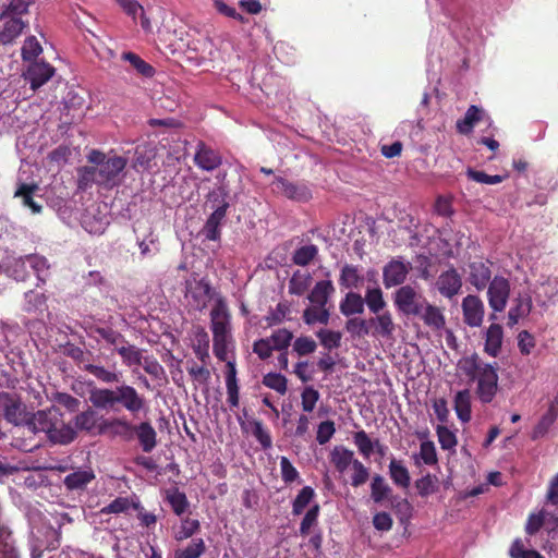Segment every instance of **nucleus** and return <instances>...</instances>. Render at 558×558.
I'll use <instances>...</instances> for the list:
<instances>
[{
  "mask_svg": "<svg viewBox=\"0 0 558 558\" xmlns=\"http://www.w3.org/2000/svg\"><path fill=\"white\" fill-rule=\"evenodd\" d=\"M116 2L121 7L126 15L132 17L134 22L140 17L141 26L146 33L151 32L150 20L145 14L143 5L137 0H116Z\"/></svg>",
  "mask_w": 558,
  "mask_h": 558,
  "instance_id": "obj_21",
  "label": "nucleus"
},
{
  "mask_svg": "<svg viewBox=\"0 0 558 558\" xmlns=\"http://www.w3.org/2000/svg\"><path fill=\"white\" fill-rule=\"evenodd\" d=\"M205 548V543L202 538H194L186 547L178 549L174 558H198L204 554Z\"/></svg>",
  "mask_w": 558,
  "mask_h": 558,
  "instance_id": "obj_55",
  "label": "nucleus"
},
{
  "mask_svg": "<svg viewBox=\"0 0 558 558\" xmlns=\"http://www.w3.org/2000/svg\"><path fill=\"white\" fill-rule=\"evenodd\" d=\"M319 392L313 386H306L301 393V405L304 412L311 413L314 411L316 403L319 400Z\"/></svg>",
  "mask_w": 558,
  "mask_h": 558,
  "instance_id": "obj_62",
  "label": "nucleus"
},
{
  "mask_svg": "<svg viewBox=\"0 0 558 558\" xmlns=\"http://www.w3.org/2000/svg\"><path fill=\"white\" fill-rule=\"evenodd\" d=\"M194 162L199 169L211 172L221 166L222 157L217 150L203 142H198L194 155Z\"/></svg>",
  "mask_w": 558,
  "mask_h": 558,
  "instance_id": "obj_15",
  "label": "nucleus"
},
{
  "mask_svg": "<svg viewBox=\"0 0 558 558\" xmlns=\"http://www.w3.org/2000/svg\"><path fill=\"white\" fill-rule=\"evenodd\" d=\"M47 298L44 293L29 290L24 294L23 311L27 313H43L47 308Z\"/></svg>",
  "mask_w": 558,
  "mask_h": 558,
  "instance_id": "obj_40",
  "label": "nucleus"
},
{
  "mask_svg": "<svg viewBox=\"0 0 558 558\" xmlns=\"http://www.w3.org/2000/svg\"><path fill=\"white\" fill-rule=\"evenodd\" d=\"M316 336L319 339L320 344L328 350L340 347L342 336L339 331L320 329L316 332Z\"/></svg>",
  "mask_w": 558,
  "mask_h": 558,
  "instance_id": "obj_60",
  "label": "nucleus"
},
{
  "mask_svg": "<svg viewBox=\"0 0 558 558\" xmlns=\"http://www.w3.org/2000/svg\"><path fill=\"white\" fill-rule=\"evenodd\" d=\"M84 369L105 384H119L122 380V373L114 365L111 368H106L99 364H86Z\"/></svg>",
  "mask_w": 558,
  "mask_h": 558,
  "instance_id": "obj_24",
  "label": "nucleus"
},
{
  "mask_svg": "<svg viewBox=\"0 0 558 558\" xmlns=\"http://www.w3.org/2000/svg\"><path fill=\"white\" fill-rule=\"evenodd\" d=\"M315 497V492L311 486H304L292 502V513L301 514Z\"/></svg>",
  "mask_w": 558,
  "mask_h": 558,
  "instance_id": "obj_47",
  "label": "nucleus"
},
{
  "mask_svg": "<svg viewBox=\"0 0 558 558\" xmlns=\"http://www.w3.org/2000/svg\"><path fill=\"white\" fill-rule=\"evenodd\" d=\"M410 269V263H404L400 259L390 260L383 269L384 286L389 289L402 284Z\"/></svg>",
  "mask_w": 558,
  "mask_h": 558,
  "instance_id": "obj_12",
  "label": "nucleus"
},
{
  "mask_svg": "<svg viewBox=\"0 0 558 558\" xmlns=\"http://www.w3.org/2000/svg\"><path fill=\"white\" fill-rule=\"evenodd\" d=\"M459 373L476 381V396L482 403H490L498 391V373L496 365L485 363L474 353L458 361Z\"/></svg>",
  "mask_w": 558,
  "mask_h": 558,
  "instance_id": "obj_3",
  "label": "nucleus"
},
{
  "mask_svg": "<svg viewBox=\"0 0 558 558\" xmlns=\"http://www.w3.org/2000/svg\"><path fill=\"white\" fill-rule=\"evenodd\" d=\"M214 353L219 361H226L233 347L231 314L223 299L216 300L210 311Z\"/></svg>",
  "mask_w": 558,
  "mask_h": 558,
  "instance_id": "obj_5",
  "label": "nucleus"
},
{
  "mask_svg": "<svg viewBox=\"0 0 558 558\" xmlns=\"http://www.w3.org/2000/svg\"><path fill=\"white\" fill-rule=\"evenodd\" d=\"M417 316L423 319L426 326L435 330H440L446 325V318L441 310L429 304L427 301H425L422 314H418Z\"/></svg>",
  "mask_w": 558,
  "mask_h": 558,
  "instance_id": "obj_28",
  "label": "nucleus"
},
{
  "mask_svg": "<svg viewBox=\"0 0 558 558\" xmlns=\"http://www.w3.org/2000/svg\"><path fill=\"white\" fill-rule=\"evenodd\" d=\"M490 269L482 262L470 265V282L477 289L483 290L490 280Z\"/></svg>",
  "mask_w": 558,
  "mask_h": 558,
  "instance_id": "obj_33",
  "label": "nucleus"
},
{
  "mask_svg": "<svg viewBox=\"0 0 558 558\" xmlns=\"http://www.w3.org/2000/svg\"><path fill=\"white\" fill-rule=\"evenodd\" d=\"M268 339L275 350L287 351L293 339V333L287 328H280L275 330Z\"/></svg>",
  "mask_w": 558,
  "mask_h": 558,
  "instance_id": "obj_49",
  "label": "nucleus"
},
{
  "mask_svg": "<svg viewBox=\"0 0 558 558\" xmlns=\"http://www.w3.org/2000/svg\"><path fill=\"white\" fill-rule=\"evenodd\" d=\"M359 459L344 446H336L330 451V462L340 474H345Z\"/></svg>",
  "mask_w": 558,
  "mask_h": 558,
  "instance_id": "obj_19",
  "label": "nucleus"
},
{
  "mask_svg": "<svg viewBox=\"0 0 558 558\" xmlns=\"http://www.w3.org/2000/svg\"><path fill=\"white\" fill-rule=\"evenodd\" d=\"M227 214H223V208L215 209L207 218L201 233L208 241H219L221 238V226L226 219Z\"/></svg>",
  "mask_w": 558,
  "mask_h": 558,
  "instance_id": "obj_23",
  "label": "nucleus"
},
{
  "mask_svg": "<svg viewBox=\"0 0 558 558\" xmlns=\"http://www.w3.org/2000/svg\"><path fill=\"white\" fill-rule=\"evenodd\" d=\"M263 385L275 390L279 395H284L288 390V380L280 373H268L263 377Z\"/></svg>",
  "mask_w": 558,
  "mask_h": 558,
  "instance_id": "obj_54",
  "label": "nucleus"
},
{
  "mask_svg": "<svg viewBox=\"0 0 558 558\" xmlns=\"http://www.w3.org/2000/svg\"><path fill=\"white\" fill-rule=\"evenodd\" d=\"M228 197L229 190L226 185L221 184L207 194V203L210 204L214 210L223 208V214H227L230 206Z\"/></svg>",
  "mask_w": 558,
  "mask_h": 558,
  "instance_id": "obj_43",
  "label": "nucleus"
},
{
  "mask_svg": "<svg viewBox=\"0 0 558 558\" xmlns=\"http://www.w3.org/2000/svg\"><path fill=\"white\" fill-rule=\"evenodd\" d=\"M173 512L177 515H182L189 508V501L184 493L174 489L167 497Z\"/></svg>",
  "mask_w": 558,
  "mask_h": 558,
  "instance_id": "obj_63",
  "label": "nucleus"
},
{
  "mask_svg": "<svg viewBox=\"0 0 558 558\" xmlns=\"http://www.w3.org/2000/svg\"><path fill=\"white\" fill-rule=\"evenodd\" d=\"M121 59L129 62L144 77H153L155 74V69L134 52H123Z\"/></svg>",
  "mask_w": 558,
  "mask_h": 558,
  "instance_id": "obj_44",
  "label": "nucleus"
},
{
  "mask_svg": "<svg viewBox=\"0 0 558 558\" xmlns=\"http://www.w3.org/2000/svg\"><path fill=\"white\" fill-rule=\"evenodd\" d=\"M353 442L356 446L359 452L365 459H369L374 452V440L369 438L367 433L363 429L353 434Z\"/></svg>",
  "mask_w": 558,
  "mask_h": 558,
  "instance_id": "obj_50",
  "label": "nucleus"
},
{
  "mask_svg": "<svg viewBox=\"0 0 558 558\" xmlns=\"http://www.w3.org/2000/svg\"><path fill=\"white\" fill-rule=\"evenodd\" d=\"M364 305L366 304L369 312L378 314L386 310L387 303L384 299V293L380 287H368L365 291Z\"/></svg>",
  "mask_w": 558,
  "mask_h": 558,
  "instance_id": "obj_35",
  "label": "nucleus"
},
{
  "mask_svg": "<svg viewBox=\"0 0 558 558\" xmlns=\"http://www.w3.org/2000/svg\"><path fill=\"white\" fill-rule=\"evenodd\" d=\"M389 475L393 484L401 487L408 488L411 483V476L409 470L403 465L402 461L391 459L389 463Z\"/></svg>",
  "mask_w": 558,
  "mask_h": 558,
  "instance_id": "obj_37",
  "label": "nucleus"
},
{
  "mask_svg": "<svg viewBox=\"0 0 558 558\" xmlns=\"http://www.w3.org/2000/svg\"><path fill=\"white\" fill-rule=\"evenodd\" d=\"M133 435H136L144 452L149 453L156 448L157 433L149 422L145 421L134 425Z\"/></svg>",
  "mask_w": 558,
  "mask_h": 558,
  "instance_id": "obj_18",
  "label": "nucleus"
},
{
  "mask_svg": "<svg viewBox=\"0 0 558 558\" xmlns=\"http://www.w3.org/2000/svg\"><path fill=\"white\" fill-rule=\"evenodd\" d=\"M303 320L306 325L322 324L327 325L330 318V312L326 306L314 305L303 311Z\"/></svg>",
  "mask_w": 558,
  "mask_h": 558,
  "instance_id": "obj_38",
  "label": "nucleus"
},
{
  "mask_svg": "<svg viewBox=\"0 0 558 558\" xmlns=\"http://www.w3.org/2000/svg\"><path fill=\"white\" fill-rule=\"evenodd\" d=\"M89 401L96 409L111 411L122 408L134 416L148 409L145 397L135 387L124 383L116 386L114 389H93Z\"/></svg>",
  "mask_w": 558,
  "mask_h": 558,
  "instance_id": "obj_2",
  "label": "nucleus"
},
{
  "mask_svg": "<svg viewBox=\"0 0 558 558\" xmlns=\"http://www.w3.org/2000/svg\"><path fill=\"white\" fill-rule=\"evenodd\" d=\"M340 312L345 317L364 313V299L360 293L350 291L341 300Z\"/></svg>",
  "mask_w": 558,
  "mask_h": 558,
  "instance_id": "obj_31",
  "label": "nucleus"
},
{
  "mask_svg": "<svg viewBox=\"0 0 558 558\" xmlns=\"http://www.w3.org/2000/svg\"><path fill=\"white\" fill-rule=\"evenodd\" d=\"M5 20L2 29L0 31V43L2 45H9L17 38L26 24L21 17H3Z\"/></svg>",
  "mask_w": 558,
  "mask_h": 558,
  "instance_id": "obj_26",
  "label": "nucleus"
},
{
  "mask_svg": "<svg viewBox=\"0 0 558 558\" xmlns=\"http://www.w3.org/2000/svg\"><path fill=\"white\" fill-rule=\"evenodd\" d=\"M485 117L484 111L477 106L472 105L465 112L463 119L457 121V130L461 134H469L472 132L474 124L482 121Z\"/></svg>",
  "mask_w": 558,
  "mask_h": 558,
  "instance_id": "obj_36",
  "label": "nucleus"
},
{
  "mask_svg": "<svg viewBox=\"0 0 558 558\" xmlns=\"http://www.w3.org/2000/svg\"><path fill=\"white\" fill-rule=\"evenodd\" d=\"M108 225V220L106 217L102 218H94L87 211L83 218H82V226L83 228L92 234H100L105 231L106 227Z\"/></svg>",
  "mask_w": 558,
  "mask_h": 558,
  "instance_id": "obj_59",
  "label": "nucleus"
},
{
  "mask_svg": "<svg viewBox=\"0 0 558 558\" xmlns=\"http://www.w3.org/2000/svg\"><path fill=\"white\" fill-rule=\"evenodd\" d=\"M335 293L333 283L330 280H320L315 283L308 300L314 305L326 306L330 296Z\"/></svg>",
  "mask_w": 558,
  "mask_h": 558,
  "instance_id": "obj_27",
  "label": "nucleus"
},
{
  "mask_svg": "<svg viewBox=\"0 0 558 558\" xmlns=\"http://www.w3.org/2000/svg\"><path fill=\"white\" fill-rule=\"evenodd\" d=\"M0 415L11 424L24 425L28 413L16 395L0 392Z\"/></svg>",
  "mask_w": 558,
  "mask_h": 558,
  "instance_id": "obj_7",
  "label": "nucleus"
},
{
  "mask_svg": "<svg viewBox=\"0 0 558 558\" xmlns=\"http://www.w3.org/2000/svg\"><path fill=\"white\" fill-rule=\"evenodd\" d=\"M37 190L38 185L35 183H20L14 192V197L20 198L22 204L28 207L33 214H39L43 208L41 205L37 204L33 198Z\"/></svg>",
  "mask_w": 558,
  "mask_h": 558,
  "instance_id": "obj_30",
  "label": "nucleus"
},
{
  "mask_svg": "<svg viewBox=\"0 0 558 558\" xmlns=\"http://www.w3.org/2000/svg\"><path fill=\"white\" fill-rule=\"evenodd\" d=\"M131 507L140 509L138 502H133L126 497H118L113 499L109 505L101 509L102 513H122L128 511Z\"/></svg>",
  "mask_w": 558,
  "mask_h": 558,
  "instance_id": "obj_57",
  "label": "nucleus"
},
{
  "mask_svg": "<svg viewBox=\"0 0 558 558\" xmlns=\"http://www.w3.org/2000/svg\"><path fill=\"white\" fill-rule=\"evenodd\" d=\"M94 480V471L90 468H84L68 474L63 480V484L68 490H83Z\"/></svg>",
  "mask_w": 558,
  "mask_h": 558,
  "instance_id": "obj_22",
  "label": "nucleus"
},
{
  "mask_svg": "<svg viewBox=\"0 0 558 558\" xmlns=\"http://www.w3.org/2000/svg\"><path fill=\"white\" fill-rule=\"evenodd\" d=\"M364 277L360 274L359 267L345 264L340 271L339 284L345 289H356L363 282Z\"/></svg>",
  "mask_w": 558,
  "mask_h": 558,
  "instance_id": "obj_34",
  "label": "nucleus"
},
{
  "mask_svg": "<svg viewBox=\"0 0 558 558\" xmlns=\"http://www.w3.org/2000/svg\"><path fill=\"white\" fill-rule=\"evenodd\" d=\"M24 426L33 434H45L53 444L66 445L74 440L75 430L64 424L56 408L40 410L27 415Z\"/></svg>",
  "mask_w": 558,
  "mask_h": 558,
  "instance_id": "obj_4",
  "label": "nucleus"
},
{
  "mask_svg": "<svg viewBox=\"0 0 558 558\" xmlns=\"http://www.w3.org/2000/svg\"><path fill=\"white\" fill-rule=\"evenodd\" d=\"M27 265L33 269L35 272L38 281L40 283H45L47 277L49 276V268L50 265L46 257L38 255V254H29L25 255Z\"/></svg>",
  "mask_w": 558,
  "mask_h": 558,
  "instance_id": "obj_42",
  "label": "nucleus"
},
{
  "mask_svg": "<svg viewBox=\"0 0 558 558\" xmlns=\"http://www.w3.org/2000/svg\"><path fill=\"white\" fill-rule=\"evenodd\" d=\"M318 254V248L314 244H308L295 250L292 260L298 266L308 265Z\"/></svg>",
  "mask_w": 558,
  "mask_h": 558,
  "instance_id": "obj_53",
  "label": "nucleus"
},
{
  "mask_svg": "<svg viewBox=\"0 0 558 558\" xmlns=\"http://www.w3.org/2000/svg\"><path fill=\"white\" fill-rule=\"evenodd\" d=\"M390 494L391 488L385 478L379 474L374 475L371 483V497L373 501L381 504Z\"/></svg>",
  "mask_w": 558,
  "mask_h": 558,
  "instance_id": "obj_45",
  "label": "nucleus"
},
{
  "mask_svg": "<svg viewBox=\"0 0 558 558\" xmlns=\"http://www.w3.org/2000/svg\"><path fill=\"white\" fill-rule=\"evenodd\" d=\"M374 328L372 333L384 338L391 337L395 331V323L389 311L385 310L378 314H374L369 318V329Z\"/></svg>",
  "mask_w": 558,
  "mask_h": 558,
  "instance_id": "obj_20",
  "label": "nucleus"
},
{
  "mask_svg": "<svg viewBox=\"0 0 558 558\" xmlns=\"http://www.w3.org/2000/svg\"><path fill=\"white\" fill-rule=\"evenodd\" d=\"M471 401L472 396L469 389L460 390L454 396L453 409L462 423H468L471 420Z\"/></svg>",
  "mask_w": 558,
  "mask_h": 558,
  "instance_id": "obj_29",
  "label": "nucleus"
},
{
  "mask_svg": "<svg viewBox=\"0 0 558 558\" xmlns=\"http://www.w3.org/2000/svg\"><path fill=\"white\" fill-rule=\"evenodd\" d=\"M290 313V306L287 303H278L274 310H270L264 317L267 327H272L281 324Z\"/></svg>",
  "mask_w": 558,
  "mask_h": 558,
  "instance_id": "obj_56",
  "label": "nucleus"
},
{
  "mask_svg": "<svg viewBox=\"0 0 558 558\" xmlns=\"http://www.w3.org/2000/svg\"><path fill=\"white\" fill-rule=\"evenodd\" d=\"M509 555L511 558H544L538 551L526 549L520 538L512 543Z\"/></svg>",
  "mask_w": 558,
  "mask_h": 558,
  "instance_id": "obj_64",
  "label": "nucleus"
},
{
  "mask_svg": "<svg viewBox=\"0 0 558 558\" xmlns=\"http://www.w3.org/2000/svg\"><path fill=\"white\" fill-rule=\"evenodd\" d=\"M43 52V47L35 36H29L22 46V59L25 62L37 61L36 58Z\"/></svg>",
  "mask_w": 558,
  "mask_h": 558,
  "instance_id": "obj_48",
  "label": "nucleus"
},
{
  "mask_svg": "<svg viewBox=\"0 0 558 558\" xmlns=\"http://www.w3.org/2000/svg\"><path fill=\"white\" fill-rule=\"evenodd\" d=\"M117 352L121 356L123 364L128 367L141 365L144 357L143 350L130 344L128 341L124 344L117 347Z\"/></svg>",
  "mask_w": 558,
  "mask_h": 558,
  "instance_id": "obj_39",
  "label": "nucleus"
},
{
  "mask_svg": "<svg viewBox=\"0 0 558 558\" xmlns=\"http://www.w3.org/2000/svg\"><path fill=\"white\" fill-rule=\"evenodd\" d=\"M510 294V283L508 279L496 276L488 286V303L494 312H502L506 308Z\"/></svg>",
  "mask_w": 558,
  "mask_h": 558,
  "instance_id": "obj_10",
  "label": "nucleus"
},
{
  "mask_svg": "<svg viewBox=\"0 0 558 558\" xmlns=\"http://www.w3.org/2000/svg\"><path fill=\"white\" fill-rule=\"evenodd\" d=\"M97 413L88 408L75 416V427L82 430H92L96 426Z\"/></svg>",
  "mask_w": 558,
  "mask_h": 558,
  "instance_id": "obj_61",
  "label": "nucleus"
},
{
  "mask_svg": "<svg viewBox=\"0 0 558 558\" xmlns=\"http://www.w3.org/2000/svg\"><path fill=\"white\" fill-rule=\"evenodd\" d=\"M271 185L275 193L292 201L305 202L311 197L310 190L305 184L294 183L282 177H276Z\"/></svg>",
  "mask_w": 558,
  "mask_h": 558,
  "instance_id": "obj_11",
  "label": "nucleus"
},
{
  "mask_svg": "<svg viewBox=\"0 0 558 558\" xmlns=\"http://www.w3.org/2000/svg\"><path fill=\"white\" fill-rule=\"evenodd\" d=\"M88 162L93 166H85L78 169V186L83 190L93 184L111 190L121 183V174L124 171L128 160L121 156L107 157L102 151L92 149L87 155Z\"/></svg>",
  "mask_w": 558,
  "mask_h": 558,
  "instance_id": "obj_1",
  "label": "nucleus"
},
{
  "mask_svg": "<svg viewBox=\"0 0 558 558\" xmlns=\"http://www.w3.org/2000/svg\"><path fill=\"white\" fill-rule=\"evenodd\" d=\"M436 434L438 437V441L440 444L441 449L448 450V451H454L458 440L456 433L449 429L445 425H438L436 427Z\"/></svg>",
  "mask_w": 558,
  "mask_h": 558,
  "instance_id": "obj_52",
  "label": "nucleus"
},
{
  "mask_svg": "<svg viewBox=\"0 0 558 558\" xmlns=\"http://www.w3.org/2000/svg\"><path fill=\"white\" fill-rule=\"evenodd\" d=\"M351 475L349 483L352 487H360L364 485L371 475V471L360 460H357L351 468Z\"/></svg>",
  "mask_w": 558,
  "mask_h": 558,
  "instance_id": "obj_51",
  "label": "nucleus"
},
{
  "mask_svg": "<svg viewBox=\"0 0 558 558\" xmlns=\"http://www.w3.org/2000/svg\"><path fill=\"white\" fill-rule=\"evenodd\" d=\"M196 357L204 364L209 360V336L204 328H197L192 340Z\"/></svg>",
  "mask_w": 558,
  "mask_h": 558,
  "instance_id": "obj_32",
  "label": "nucleus"
},
{
  "mask_svg": "<svg viewBox=\"0 0 558 558\" xmlns=\"http://www.w3.org/2000/svg\"><path fill=\"white\" fill-rule=\"evenodd\" d=\"M211 287L205 279H187L185 283V299L187 304L196 311L204 310L210 298Z\"/></svg>",
  "mask_w": 558,
  "mask_h": 558,
  "instance_id": "obj_8",
  "label": "nucleus"
},
{
  "mask_svg": "<svg viewBox=\"0 0 558 558\" xmlns=\"http://www.w3.org/2000/svg\"><path fill=\"white\" fill-rule=\"evenodd\" d=\"M156 158V149L149 145L137 146L135 149L133 167L138 170H149L151 162Z\"/></svg>",
  "mask_w": 558,
  "mask_h": 558,
  "instance_id": "obj_41",
  "label": "nucleus"
},
{
  "mask_svg": "<svg viewBox=\"0 0 558 558\" xmlns=\"http://www.w3.org/2000/svg\"><path fill=\"white\" fill-rule=\"evenodd\" d=\"M502 340H504L502 327L498 324H492L485 333V347H484L485 352L488 355L496 357L501 350Z\"/></svg>",
  "mask_w": 558,
  "mask_h": 558,
  "instance_id": "obj_25",
  "label": "nucleus"
},
{
  "mask_svg": "<svg viewBox=\"0 0 558 558\" xmlns=\"http://www.w3.org/2000/svg\"><path fill=\"white\" fill-rule=\"evenodd\" d=\"M463 320L470 327H480L484 319L485 306L476 295H466L462 300Z\"/></svg>",
  "mask_w": 558,
  "mask_h": 558,
  "instance_id": "obj_13",
  "label": "nucleus"
},
{
  "mask_svg": "<svg viewBox=\"0 0 558 558\" xmlns=\"http://www.w3.org/2000/svg\"><path fill=\"white\" fill-rule=\"evenodd\" d=\"M436 287L442 296L451 299L461 290L462 280L457 270L450 268L438 276Z\"/></svg>",
  "mask_w": 558,
  "mask_h": 558,
  "instance_id": "obj_16",
  "label": "nucleus"
},
{
  "mask_svg": "<svg viewBox=\"0 0 558 558\" xmlns=\"http://www.w3.org/2000/svg\"><path fill=\"white\" fill-rule=\"evenodd\" d=\"M26 256L13 258L7 265V272L16 281H24L28 277Z\"/></svg>",
  "mask_w": 558,
  "mask_h": 558,
  "instance_id": "obj_46",
  "label": "nucleus"
},
{
  "mask_svg": "<svg viewBox=\"0 0 558 558\" xmlns=\"http://www.w3.org/2000/svg\"><path fill=\"white\" fill-rule=\"evenodd\" d=\"M532 306L533 303L530 294H518L508 312V326L513 327L521 318L526 317L531 313Z\"/></svg>",
  "mask_w": 558,
  "mask_h": 558,
  "instance_id": "obj_17",
  "label": "nucleus"
},
{
  "mask_svg": "<svg viewBox=\"0 0 558 558\" xmlns=\"http://www.w3.org/2000/svg\"><path fill=\"white\" fill-rule=\"evenodd\" d=\"M0 558H19L8 529L0 524Z\"/></svg>",
  "mask_w": 558,
  "mask_h": 558,
  "instance_id": "obj_58",
  "label": "nucleus"
},
{
  "mask_svg": "<svg viewBox=\"0 0 558 558\" xmlns=\"http://www.w3.org/2000/svg\"><path fill=\"white\" fill-rule=\"evenodd\" d=\"M134 425L125 416H114L104 418L99 425V432L111 436L131 439L133 437Z\"/></svg>",
  "mask_w": 558,
  "mask_h": 558,
  "instance_id": "obj_14",
  "label": "nucleus"
},
{
  "mask_svg": "<svg viewBox=\"0 0 558 558\" xmlns=\"http://www.w3.org/2000/svg\"><path fill=\"white\" fill-rule=\"evenodd\" d=\"M54 68L45 61L29 62L23 72L26 82L29 83L32 90H36L45 85L53 75Z\"/></svg>",
  "mask_w": 558,
  "mask_h": 558,
  "instance_id": "obj_9",
  "label": "nucleus"
},
{
  "mask_svg": "<svg viewBox=\"0 0 558 558\" xmlns=\"http://www.w3.org/2000/svg\"><path fill=\"white\" fill-rule=\"evenodd\" d=\"M426 299L422 293L410 284L401 286L393 293V304L403 315L416 316L422 314Z\"/></svg>",
  "mask_w": 558,
  "mask_h": 558,
  "instance_id": "obj_6",
  "label": "nucleus"
}]
</instances>
